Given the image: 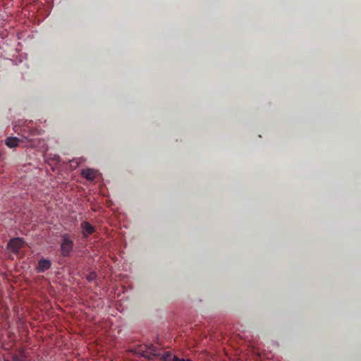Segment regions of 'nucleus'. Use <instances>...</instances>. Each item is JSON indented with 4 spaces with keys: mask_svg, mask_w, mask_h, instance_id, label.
<instances>
[{
    "mask_svg": "<svg viewBox=\"0 0 361 361\" xmlns=\"http://www.w3.org/2000/svg\"><path fill=\"white\" fill-rule=\"evenodd\" d=\"M72 163H75L76 165H78V161L75 159L72 161Z\"/></svg>",
    "mask_w": 361,
    "mask_h": 361,
    "instance_id": "9b49d317",
    "label": "nucleus"
},
{
    "mask_svg": "<svg viewBox=\"0 0 361 361\" xmlns=\"http://www.w3.org/2000/svg\"><path fill=\"white\" fill-rule=\"evenodd\" d=\"M80 227L82 238H87L95 233V227L86 221L81 222Z\"/></svg>",
    "mask_w": 361,
    "mask_h": 361,
    "instance_id": "7ed1b4c3",
    "label": "nucleus"
},
{
    "mask_svg": "<svg viewBox=\"0 0 361 361\" xmlns=\"http://www.w3.org/2000/svg\"><path fill=\"white\" fill-rule=\"evenodd\" d=\"M23 245V240L20 238H14L10 240L8 243V249L13 253H18Z\"/></svg>",
    "mask_w": 361,
    "mask_h": 361,
    "instance_id": "f03ea898",
    "label": "nucleus"
},
{
    "mask_svg": "<svg viewBox=\"0 0 361 361\" xmlns=\"http://www.w3.org/2000/svg\"><path fill=\"white\" fill-rule=\"evenodd\" d=\"M136 353L139 354L144 357L149 358L150 356H156L157 355V348L155 347L151 346L145 350H142V348L137 350Z\"/></svg>",
    "mask_w": 361,
    "mask_h": 361,
    "instance_id": "20e7f679",
    "label": "nucleus"
},
{
    "mask_svg": "<svg viewBox=\"0 0 361 361\" xmlns=\"http://www.w3.org/2000/svg\"><path fill=\"white\" fill-rule=\"evenodd\" d=\"M82 176L88 180H94L96 177V171L92 169H85L82 171Z\"/></svg>",
    "mask_w": 361,
    "mask_h": 361,
    "instance_id": "423d86ee",
    "label": "nucleus"
},
{
    "mask_svg": "<svg viewBox=\"0 0 361 361\" xmlns=\"http://www.w3.org/2000/svg\"><path fill=\"white\" fill-rule=\"evenodd\" d=\"M51 267V262L49 259H40L38 262V265H37V271L39 273H43L47 270L49 269Z\"/></svg>",
    "mask_w": 361,
    "mask_h": 361,
    "instance_id": "39448f33",
    "label": "nucleus"
},
{
    "mask_svg": "<svg viewBox=\"0 0 361 361\" xmlns=\"http://www.w3.org/2000/svg\"><path fill=\"white\" fill-rule=\"evenodd\" d=\"M4 361H10L9 360H4Z\"/></svg>",
    "mask_w": 361,
    "mask_h": 361,
    "instance_id": "f8f14e48",
    "label": "nucleus"
},
{
    "mask_svg": "<svg viewBox=\"0 0 361 361\" xmlns=\"http://www.w3.org/2000/svg\"><path fill=\"white\" fill-rule=\"evenodd\" d=\"M20 142V140L18 137H7L6 140V145H7L8 147L12 149L14 147H16Z\"/></svg>",
    "mask_w": 361,
    "mask_h": 361,
    "instance_id": "0eeeda50",
    "label": "nucleus"
},
{
    "mask_svg": "<svg viewBox=\"0 0 361 361\" xmlns=\"http://www.w3.org/2000/svg\"><path fill=\"white\" fill-rule=\"evenodd\" d=\"M173 361H192V360L190 359H183V358H180V357H177L176 356H175V357H173Z\"/></svg>",
    "mask_w": 361,
    "mask_h": 361,
    "instance_id": "1a4fd4ad",
    "label": "nucleus"
},
{
    "mask_svg": "<svg viewBox=\"0 0 361 361\" xmlns=\"http://www.w3.org/2000/svg\"><path fill=\"white\" fill-rule=\"evenodd\" d=\"M13 361H20V357L18 355L13 356Z\"/></svg>",
    "mask_w": 361,
    "mask_h": 361,
    "instance_id": "9d476101",
    "label": "nucleus"
},
{
    "mask_svg": "<svg viewBox=\"0 0 361 361\" xmlns=\"http://www.w3.org/2000/svg\"><path fill=\"white\" fill-rule=\"evenodd\" d=\"M97 277V275L94 272H91L88 274L87 276H86V279H87L88 281H93L95 280Z\"/></svg>",
    "mask_w": 361,
    "mask_h": 361,
    "instance_id": "6e6552de",
    "label": "nucleus"
},
{
    "mask_svg": "<svg viewBox=\"0 0 361 361\" xmlns=\"http://www.w3.org/2000/svg\"><path fill=\"white\" fill-rule=\"evenodd\" d=\"M73 248V241L68 233L61 235V255L63 257L70 255Z\"/></svg>",
    "mask_w": 361,
    "mask_h": 361,
    "instance_id": "f257e3e1",
    "label": "nucleus"
}]
</instances>
